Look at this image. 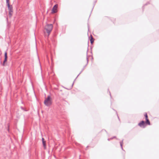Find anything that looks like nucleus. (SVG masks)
Returning <instances> with one entry per match:
<instances>
[{"instance_id":"obj_1","label":"nucleus","mask_w":159,"mask_h":159,"mask_svg":"<svg viewBox=\"0 0 159 159\" xmlns=\"http://www.w3.org/2000/svg\"><path fill=\"white\" fill-rule=\"evenodd\" d=\"M53 28V25L52 24H48L45 27V29L46 30V32L48 34V36H49Z\"/></svg>"},{"instance_id":"obj_2","label":"nucleus","mask_w":159,"mask_h":159,"mask_svg":"<svg viewBox=\"0 0 159 159\" xmlns=\"http://www.w3.org/2000/svg\"><path fill=\"white\" fill-rule=\"evenodd\" d=\"M44 103L47 106H49L52 104L51 98L50 96H48L44 101Z\"/></svg>"},{"instance_id":"obj_3","label":"nucleus","mask_w":159,"mask_h":159,"mask_svg":"<svg viewBox=\"0 0 159 159\" xmlns=\"http://www.w3.org/2000/svg\"><path fill=\"white\" fill-rule=\"evenodd\" d=\"M7 5L9 10V15L11 17V16L13 12L12 6L11 5H10L9 3L7 4Z\"/></svg>"},{"instance_id":"obj_4","label":"nucleus","mask_w":159,"mask_h":159,"mask_svg":"<svg viewBox=\"0 0 159 159\" xmlns=\"http://www.w3.org/2000/svg\"><path fill=\"white\" fill-rule=\"evenodd\" d=\"M88 50H87V56H88ZM86 59H87V64H86V65L84 67H83V68L82 69L81 71V72H80V73L79 74L77 75V77H76V78H75V80H74V81H75V80H76V79L77 78V77L79 76V75L81 73V72L84 70V68L88 64V61H89V60H88V57H87V58H86Z\"/></svg>"},{"instance_id":"obj_5","label":"nucleus","mask_w":159,"mask_h":159,"mask_svg":"<svg viewBox=\"0 0 159 159\" xmlns=\"http://www.w3.org/2000/svg\"><path fill=\"white\" fill-rule=\"evenodd\" d=\"M138 125L140 127L144 128L145 127V122L143 120H142L139 123Z\"/></svg>"},{"instance_id":"obj_6","label":"nucleus","mask_w":159,"mask_h":159,"mask_svg":"<svg viewBox=\"0 0 159 159\" xmlns=\"http://www.w3.org/2000/svg\"><path fill=\"white\" fill-rule=\"evenodd\" d=\"M58 7L57 4H55L53 7L52 9V13H56L57 11V8Z\"/></svg>"},{"instance_id":"obj_7","label":"nucleus","mask_w":159,"mask_h":159,"mask_svg":"<svg viewBox=\"0 0 159 159\" xmlns=\"http://www.w3.org/2000/svg\"><path fill=\"white\" fill-rule=\"evenodd\" d=\"M123 139L121 141H120V146L121 148V149L123 150Z\"/></svg>"},{"instance_id":"obj_8","label":"nucleus","mask_w":159,"mask_h":159,"mask_svg":"<svg viewBox=\"0 0 159 159\" xmlns=\"http://www.w3.org/2000/svg\"><path fill=\"white\" fill-rule=\"evenodd\" d=\"M91 38L90 39V41L91 44H93L94 42V39L93 38V37L92 36V35H91Z\"/></svg>"},{"instance_id":"obj_9","label":"nucleus","mask_w":159,"mask_h":159,"mask_svg":"<svg viewBox=\"0 0 159 159\" xmlns=\"http://www.w3.org/2000/svg\"><path fill=\"white\" fill-rule=\"evenodd\" d=\"M146 122H145V123H146V124H147L149 125H150V122L149 120L148 119H146Z\"/></svg>"},{"instance_id":"obj_10","label":"nucleus","mask_w":159,"mask_h":159,"mask_svg":"<svg viewBox=\"0 0 159 159\" xmlns=\"http://www.w3.org/2000/svg\"><path fill=\"white\" fill-rule=\"evenodd\" d=\"M42 143H43V147H44V149H45L46 148V141H43Z\"/></svg>"},{"instance_id":"obj_11","label":"nucleus","mask_w":159,"mask_h":159,"mask_svg":"<svg viewBox=\"0 0 159 159\" xmlns=\"http://www.w3.org/2000/svg\"><path fill=\"white\" fill-rule=\"evenodd\" d=\"M7 61V59H4V60L3 61V64H2V66H5V63Z\"/></svg>"},{"instance_id":"obj_12","label":"nucleus","mask_w":159,"mask_h":159,"mask_svg":"<svg viewBox=\"0 0 159 159\" xmlns=\"http://www.w3.org/2000/svg\"><path fill=\"white\" fill-rule=\"evenodd\" d=\"M4 59H7V53L6 52H5L4 53Z\"/></svg>"},{"instance_id":"obj_13","label":"nucleus","mask_w":159,"mask_h":159,"mask_svg":"<svg viewBox=\"0 0 159 159\" xmlns=\"http://www.w3.org/2000/svg\"><path fill=\"white\" fill-rule=\"evenodd\" d=\"M144 116L145 118V119H148V116L147 113L145 112L144 113Z\"/></svg>"},{"instance_id":"obj_14","label":"nucleus","mask_w":159,"mask_h":159,"mask_svg":"<svg viewBox=\"0 0 159 159\" xmlns=\"http://www.w3.org/2000/svg\"><path fill=\"white\" fill-rule=\"evenodd\" d=\"M6 4L9 3V0H6Z\"/></svg>"},{"instance_id":"obj_15","label":"nucleus","mask_w":159,"mask_h":159,"mask_svg":"<svg viewBox=\"0 0 159 159\" xmlns=\"http://www.w3.org/2000/svg\"><path fill=\"white\" fill-rule=\"evenodd\" d=\"M21 108L22 109V110H25V111H26V110H24V108H23V107H21Z\"/></svg>"},{"instance_id":"obj_16","label":"nucleus","mask_w":159,"mask_h":159,"mask_svg":"<svg viewBox=\"0 0 159 159\" xmlns=\"http://www.w3.org/2000/svg\"><path fill=\"white\" fill-rule=\"evenodd\" d=\"M42 141H45L44 139L43 138H42Z\"/></svg>"},{"instance_id":"obj_17","label":"nucleus","mask_w":159,"mask_h":159,"mask_svg":"<svg viewBox=\"0 0 159 159\" xmlns=\"http://www.w3.org/2000/svg\"><path fill=\"white\" fill-rule=\"evenodd\" d=\"M116 114H117V116H118V118L119 119V120H120V119H119V116H118V114H117V112H116Z\"/></svg>"},{"instance_id":"obj_18","label":"nucleus","mask_w":159,"mask_h":159,"mask_svg":"<svg viewBox=\"0 0 159 159\" xmlns=\"http://www.w3.org/2000/svg\"><path fill=\"white\" fill-rule=\"evenodd\" d=\"M109 93H110V95L111 97V93L110 92H109Z\"/></svg>"},{"instance_id":"obj_19","label":"nucleus","mask_w":159,"mask_h":159,"mask_svg":"<svg viewBox=\"0 0 159 159\" xmlns=\"http://www.w3.org/2000/svg\"><path fill=\"white\" fill-rule=\"evenodd\" d=\"M112 138H113V139L114 138H116V136H114V137H112Z\"/></svg>"},{"instance_id":"obj_20","label":"nucleus","mask_w":159,"mask_h":159,"mask_svg":"<svg viewBox=\"0 0 159 159\" xmlns=\"http://www.w3.org/2000/svg\"><path fill=\"white\" fill-rule=\"evenodd\" d=\"M107 140H108L109 141L110 140H111V139H110H110H107Z\"/></svg>"},{"instance_id":"obj_21","label":"nucleus","mask_w":159,"mask_h":159,"mask_svg":"<svg viewBox=\"0 0 159 159\" xmlns=\"http://www.w3.org/2000/svg\"><path fill=\"white\" fill-rule=\"evenodd\" d=\"M110 139H111V140L112 139H113V138L112 137V138H111Z\"/></svg>"},{"instance_id":"obj_22","label":"nucleus","mask_w":159,"mask_h":159,"mask_svg":"<svg viewBox=\"0 0 159 159\" xmlns=\"http://www.w3.org/2000/svg\"><path fill=\"white\" fill-rule=\"evenodd\" d=\"M88 30H89V26H88Z\"/></svg>"},{"instance_id":"obj_23","label":"nucleus","mask_w":159,"mask_h":159,"mask_svg":"<svg viewBox=\"0 0 159 159\" xmlns=\"http://www.w3.org/2000/svg\"><path fill=\"white\" fill-rule=\"evenodd\" d=\"M147 4H147H145V5H146Z\"/></svg>"},{"instance_id":"obj_24","label":"nucleus","mask_w":159,"mask_h":159,"mask_svg":"<svg viewBox=\"0 0 159 159\" xmlns=\"http://www.w3.org/2000/svg\"><path fill=\"white\" fill-rule=\"evenodd\" d=\"M73 84H74V83H73V84H72V86H73Z\"/></svg>"}]
</instances>
